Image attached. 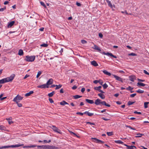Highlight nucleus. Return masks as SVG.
<instances>
[{
  "label": "nucleus",
  "instance_id": "nucleus-1",
  "mask_svg": "<svg viewBox=\"0 0 149 149\" xmlns=\"http://www.w3.org/2000/svg\"><path fill=\"white\" fill-rule=\"evenodd\" d=\"M37 146L38 148H41L44 149H58V148L57 147L50 145H42V146H38L36 145H32L30 146H26L23 147V148H34Z\"/></svg>",
  "mask_w": 149,
  "mask_h": 149
},
{
  "label": "nucleus",
  "instance_id": "nucleus-2",
  "mask_svg": "<svg viewBox=\"0 0 149 149\" xmlns=\"http://www.w3.org/2000/svg\"><path fill=\"white\" fill-rule=\"evenodd\" d=\"M15 77V75H11V76L9 77H8L0 80V84H3L6 82L11 81L14 79Z\"/></svg>",
  "mask_w": 149,
  "mask_h": 149
},
{
  "label": "nucleus",
  "instance_id": "nucleus-3",
  "mask_svg": "<svg viewBox=\"0 0 149 149\" xmlns=\"http://www.w3.org/2000/svg\"><path fill=\"white\" fill-rule=\"evenodd\" d=\"M24 145L23 144H17L15 145H11V146H6L2 147H0V149L2 148H17L21 146Z\"/></svg>",
  "mask_w": 149,
  "mask_h": 149
},
{
  "label": "nucleus",
  "instance_id": "nucleus-4",
  "mask_svg": "<svg viewBox=\"0 0 149 149\" xmlns=\"http://www.w3.org/2000/svg\"><path fill=\"white\" fill-rule=\"evenodd\" d=\"M36 58L35 56H25V60L28 62H33L34 61Z\"/></svg>",
  "mask_w": 149,
  "mask_h": 149
},
{
  "label": "nucleus",
  "instance_id": "nucleus-5",
  "mask_svg": "<svg viewBox=\"0 0 149 149\" xmlns=\"http://www.w3.org/2000/svg\"><path fill=\"white\" fill-rule=\"evenodd\" d=\"M49 127L50 128H51L54 132H57L60 134H62V132H61V131L58 128L56 127V126L54 125H52V126Z\"/></svg>",
  "mask_w": 149,
  "mask_h": 149
},
{
  "label": "nucleus",
  "instance_id": "nucleus-6",
  "mask_svg": "<svg viewBox=\"0 0 149 149\" xmlns=\"http://www.w3.org/2000/svg\"><path fill=\"white\" fill-rule=\"evenodd\" d=\"M23 97L20 96L19 95H17L13 100V101L15 102H18V100H21L22 99Z\"/></svg>",
  "mask_w": 149,
  "mask_h": 149
},
{
  "label": "nucleus",
  "instance_id": "nucleus-7",
  "mask_svg": "<svg viewBox=\"0 0 149 149\" xmlns=\"http://www.w3.org/2000/svg\"><path fill=\"white\" fill-rule=\"evenodd\" d=\"M103 54L104 55H107L109 56H110L111 57H112L114 58H116L117 57L113 55L111 53H109V52H107V53H105V52H103Z\"/></svg>",
  "mask_w": 149,
  "mask_h": 149
},
{
  "label": "nucleus",
  "instance_id": "nucleus-8",
  "mask_svg": "<svg viewBox=\"0 0 149 149\" xmlns=\"http://www.w3.org/2000/svg\"><path fill=\"white\" fill-rule=\"evenodd\" d=\"M91 139L94 140V142L98 143H104L103 141L95 138H92Z\"/></svg>",
  "mask_w": 149,
  "mask_h": 149
},
{
  "label": "nucleus",
  "instance_id": "nucleus-9",
  "mask_svg": "<svg viewBox=\"0 0 149 149\" xmlns=\"http://www.w3.org/2000/svg\"><path fill=\"white\" fill-rule=\"evenodd\" d=\"M37 87L38 88H48L49 87V86L47 85L46 84H44L38 86Z\"/></svg>",
  "mask_w": 149,
  "mask_h": 149
},
{
  "label": "nucleus",
  "instance_id": "nucleus-10",
  "mask_svg": "<svg viewBox=\"0 0 149 149\" xmlns=\"http://www.w3.org/2000/svg\"><path fill=\"white\" fill-rule=\"evenodd\" d=\"M101 88L102 86H99L98 87H95L94 89L98 91L99 92L102 93H104V92L102 91L100 89Z\"/></svg>",
  "mask_w": 149,
  "mask_h": 149
},
{
  "label": "nucleus",
  "instance_id": "nucleus-11",
  "mask_svg": "<svg viewBox=\"0 0 149 149\" xmlns=\"http://www.w3.org/2000/svg\"><path fill=\"white\" fill-rule=\"evenodd\" d=\"M114 77L118 81H120L122 82H123V79L122 78L119 77L117 76L116 75H113Z\"/></svg>",
  "mask_w": 149,
  "mask_h": 149
},
{
  "label": "nucleus",
  "instance_id": "nucleus-12",
  "mask_svg": "<svg viewBox=\"0 0 149 149\" xmlns=\"http://www.w3.org/2000/svg\"><path fill=\"white\" fill-rule=\"evenodd\" d=\"M137 86H146V88H147L148 86V85H146L145 84L142 83L140 82H138L137 83Z\"/></svg>",
  "mask_w": 149,
  "mask_h": 149
},
{
  "label": "nucleus",
  "instance_id": "nucleus-13",
  "mask_svg": "<svg viewBox=\"0 0 149 149\" xmlns=\"http://www.w3.org/2000/svg\"><path fill=\"white\" fill-rule=\"evenodd\" d=\"M129 79L131 81L133 82L136 79V77L134 75H131L129 77Z\"/></svg>",
  "mask_w": 149,
  "mask_h": 149
},
{
  "label": "nucleus",
  "instance_id": "nucleus-14",
  "mask_svg": "<svg viewBox=\"0 0 149 149\" xmlns=\"http://www.w3.org/2000/svg\"><path fill=\"white\" fill-rule=\"evenodd\" d=\"M101 100L99 99H97L95 100V104L96 105H99L100 104H101Z\"/></svg>",
  "mask_w": 149,
  "mask_h": 149
},
{
  "label": "nucleus",
  "instance_id": "nucleus-15",
  "mask_svg": "<svg viewBox=\"0 0 149 149\" xmlns=\"http://www.w3.org/2000/svg\"><path fill=\"white\" fill-rule=\"evenodd\" d=\"M124 145L126 146L127 147V148L128 149H134V148H136V147L134 146H128L126 144H125Z\"/></svg>",
  "mask_w": 149,
  "mask_h": 149
},
{
  "label": "nucleus",
  "instance_id": "nucleus-16",
  "mask_svg": "<svg viewBox=\"0 0 149 149\" xmlns=\"http://www.w3.org/2000/svg\"><path fill=\"white\" fill-rule=\"evenodd\" d=\"M53 79H50L46 83L47 85H51L53 83Z\"/></svg>",
  "mask_w": 149,
  "mask_h": 149
},
{
  "label": "nucleus",
  "instance_id": "nucleus-17",
  "mask_svg": "<svg viewBox=\"0 0 149 149\" xmlns=\"http://www.w3.org/2000/svg\"><path fill=\"white\" fill-rule=\"evenodd\" d=\"M15 23V22L14 21H12V22H10L8 24L7 26L8 27V28H10Z\"/></svg>",
  "mask_w": 149,
  "mask_h": 149
},
{
  "label": "nucleus",
  "instance_id": "nucleus-18",
  "mask_svg": "<svg viewBox=\"0 0 149 149\" xmlns=\"http://www.w3.org/2000/svg\"><path fill=\"white\" fill-rule=\"evenodd\" d=\"M91 64L93 65L94 66H98V64L95 61H93L91 62Z\"/></svg>",
  "mask_w": 149,
  "mask_h": 149
},
{
  "label": "nucleus",
  "instance_id": "nucleus-19",
  "mask_svg": "<svg viewBox=\"0 0 149 149\" xmlns=\"http://www.w3.org/2000/svg\"><path fill=\"white\" fill-rule=\"evenodd\" d=\"M85 101L86 102L90 104H93L94 103L93 100H91L88 99H86Z\"/></svg>",
  "mask_w": 149,
  "mask_h": 149
},
{
  "label": "nucleus",
  "instance_id": "nucleus-20",
  "mask_svg": "<svg viewBox=\"0 0 149 149\" xmlns=\"http://www.w3.org/2000/svg\"><path fill=\"white\" fill-rule=\"evenodd\" d=\"M33 93V91H31L29 92L26 93L25 94V96L26 97H28L31 94Z\"/></svg>",
  "mask_w": 149,
  "mask_h": 149
},
{
  "label": "nucleus",
  "instance_id": "nucleus-21",
  "mask_svg": "<svg viewBox=\"0 0 149 149\" xmlns=\"http://www.w3.org/2000/svg\"><path fill=\"white\" fill-rule=\"evenodd\" d=\"M101 104L103 105H104L108 107H110V105L107 104L105 101H103L101 102Z\"/></svg>",
  "mask_w": 149,
  "mask_h": 149
},
{
  "label": "nucleus",
  "instance_id": "nucleus-22",
  "mask_svg": "<svg viewBox=\"0 0 149 149\" xmlns=\"http://www.w3.org/2000/svg\"><path fill=\"white\" fill-rule=\"evenodd\" d=\"M84 113L88 115L89 116H91L93 115V113H91L88 111H86L84 112Z\"/></svg>",
  "mask_w": 149,
  "mask_h": 149
},
{
  "label": "nucleus",
  "instance_id": "nucleus-23",
  "mask_svg": "<svg viewBox=\"0 0 149 149\" xmlns=\"http://www.w3.org/2000/svg\"><path fill=\"white\" fill-rule=\"evenodd\" d=\"M98 95L102 99H104L105 98V97L104 95L103 94L100 93L99 94H98Z\"/></svg>",
  "mask_w": 149,
  "mask_h": 149
},
{
  "label": "nucleus",
  "instance_id": "nucleus-24",
  "mask_svg": "<svg viewBox=\"0 0 149 149\" xmlns=\"http://www.w3.org/2000/svg\"><path fill=\"white\" fill-rule=\"evenodd\" d=\"M60 104L61 105H64L65 104H68L65 101H63L60 102Z\"/></svg>",
  "mask_w": 149,
  "mask_h": 149
},
{
  "label": "nucleus",
  "instance_id": "nucleus-25",
  "mask_svg": "<svg viewBox=\"0 0 149 149\" xmlns=\"http://www.w3.org/2000/svg\"><path fill=\"white\" fill-rule=\"evenodd\" d=\"M23 54V52L22 49H20L18 52V54L20 56L22 55Z\"/></svg>",
  "mask_w": 149,
  "mask_h": 149
},
{
  "label": "nucleus",
  "instance_id": "nucleus-26",
  "mask_svg": "<svg viewBox=\"0 0 149 149\" xmlns=\"http://www.w3.org/2000/svg\"><path fill=\"white\" fill-rule=\"evenodd\" d=\"M93 48L94 49L97 50L99 51H101V49H100L97 45H94V48Z\"/></svg>",
  "mask_w": 149,
  "mask_h": 149
},
{
  "label": "nucleus",
  "instance_id": "nucleus-27",
  "mask_svg": "<svg viewBox=\"0 0 149 149\" xmlns=\"http://www.w3.org/2000/svg\"><path fill=\"white\" fill-rule=\"evenodd\" d=\"M73 97L74 98V99H77L81 97H82V96L78 95H76L73 96Z\"/></svg>",
  "mask_w": 149,
  "mask_h": 149
},
{
  "label": "nucleus",
  "instance_id": "nucleus-28",
  "mask_svg": "<svg viewBox=\"0 0 149 149\" xmlns=\"http://www.w3.org/2000/svg\"><path fill=\"white\" fill-rule=\"evenodd\" d=\"M137 136H136L135 137L136 138H139L141 137L142 136L144 135V134H141V133H138L137 134Z\"/></svg>",
  "mask_w": 149,
  "mask_h": 149
},
{
  "label": "nucleus",
  "instance_id": "nucleus-29",
  "mask_svg": "<svg viewBox=\"0 0 149 149\" xmlns=\"http://www.w3.org/2000/svg\"><path fill=\"white\" fill-rule=\"evenodd\" d=\"M106 1L109 6L112 8V6L110 1L109 0H106Z\"/></svg>",
  "mask_w": 149,
  "mask_h": 149
},
{
  "label": "nucleus",
  "instance_id": "nucleus-30",
  "mask_svg": "<svg viewBox=\"0 0 149 149\" xmlns=\"http://www.w3.org/2000/svg\"><path fill=\"white\" fill-rule=\"evenodd\" d=\"M149 103L148 102H145L144 103V107L145 108H146L148 107V104Z\"/></svg>",
  "mask_w": 149,
  "mask_h": 149
},
{
  "label": "nucleus",
  "instance_id": "nucleus-31",
  "mask_svg": "<svg viewBox=\"0 0 149 149\" xmlns=\"http://www.w3.org/2000/svg\"><path fill=\"white\" fill-rule=\"evenodd\" d=\"M133 88L131 87L130 86H129L128 88H127L126 89L128 90L131 91V92L132 93L133 91H132L133 89Z\"/></svg>",
  "mask_w": 149,
  "mask_h": 149
},
{
  "label": "nucleus",
  "instance_id": "nucleus-32",
  "mask_svg": "<svg viewBox=\"0 0 149 149\" xmlns=\"http://www.w3.org/2000/svg\"><path fill=\"white\" fill-rule=\"evenodd\" d=\"M115 142L116 143L119 144H123V142L120 140L115 141Z\"/></svg>",
  "mask_w": 149,
  "mask_h": 149
},
{
  "label": "nucleus",
  "instance_id": "nucleus-33",
  "mask_svg": "<svg viewBox=\"0 0 149 149\" xmlns=\"http://www.w3.org/2000/svg\"><path fill=\"white\" fill-rule=\"evenodd\" d=\"M54 92L53 91L52 92L49 93L48 94V96L49 97H52L53 96V95H54Z\"/></svg>",
  "mask_w": 149,
  "mask_h": 149
},
{
  "label": "nucleus",
  "instance_id": "nucleus-34",
  "mask_svg": "<svg viewBox=\"0 0 149 149\" xmlns=\"http://www.w3.org/2000/svg\"><path fill=\"white\" fill-rule=\"evenodd\" d=\"M107 135L109 136H111L113 135V132H107Z\"/></svg>",
  "mask_w": 149,
  "mask_h": 149
},
{
  "label": "nucleus",
  "instance_id": "nucleus-35",
  "mask_svg": "<svg viewBox=\"0 0 149 149\" xmlns=\"http://www.w3.org/2000/svg\"><path fill=\"white\" fill-rule=\"evenodd\" d=\"M103 72L105 74H111L110 72H108L106 70H104L103 71Z\"/></svg>",
  "mask_w": 149,
  "mask_h": 149
},
{
  "label": "nucleus",
  "instance_id": "nucleus-36",
  "mask_svg": "<svg viewBox=\"0 0 149 149\" xmlns=\"http://www.w3.org/2000/svg\"><path fill=\"white\" fill-rule=\"evenodd\" d=\"M62 85L61 84H59L58 85H56V88H55V89H57L60 88L62 87Z\"/></svg>",
  "mask_w": 149,
  "mask_h": 149
},
{
  "label": "nucleus",
  "instance_id": "nucleus-37",
  "mask_svg": "<svg viewBox=\"0 0 149 149\" xmlns=\"http://www.w3.org/2000/svg\"><path fill=\"white\" fill-rule=\"evenodd\" d=\"M136 92L140 93H142L144 92V91L141 90L140 89H139L138 90L136 91Z\"/></svg>",
  "mask_w": 149,
  "mask_h": 149
},
{
  "label": "nucleus",
  "instance_id": "nucleus-38",
  "mask_svg": "<svg viewBox=\"0 0 149 149\" xmlns=\"http://www.w3.org/2000/svg\"><path fill=\"white\" fill-rule=\"evenodd\" d=\"M40 46L44 47H47L48 46V45L47 44H42Z\"/></svg>",
  "mask_w": 149,
  "mask_h": 149
},
{
  "label": "nucleus",
  "instance_id": "nucleus-39",
  "mask_svg": "<svg viewBox=\"0 0 149 149\" xmlns=\"http://www.w3.org/2000/svg\"><path fill=\"white\" fill-rule=\"evenodd\" d=\"M6 129L5 127L3 125L0 126V130H5Z\"/></svg>",
  "mask_w": 149,
  "mask_h": 149
},
{
  "label": "nucleus",
  "instance_id": "nucleus-40",
  "mask_svg": "<svg viewBox=\"0 0 149 149\" xmlns=\"http://www.w3.org/2000/svg\"><path fill=\"white\" fill-rule=\"evenodd\" d=\"M69 132L71 134H73L78 138L79 137L76 134L70 131H69Z\"/></svg>",
  "mask_w": 149,
  "mask_h": 149
},
{
  "label": "nucleus",
  "instance_id": "nucleus-41",
  "mask_svg": "<svg viewBox=\"0 0 149 149\" xmlns=\"http://www.w3.org/2000/svg\"><path fill=\"white\" fill-rule=\"evenodd\" d=\"M102 86L104 88L106 89L108 87V86L106 83H105L104 84L102 85Z\"/></svg>",
  "mask_w": 149,
  "mask_h": 149
},
{
  "label": "nucleus",
  "instance_id": "nucleus-42",
  "mask_svg": "<svg viewBox=\"0 0 149 149\" xmlns=\"http://www.w3.org/2000/svg\"><path fill=\"white\" fill-rule=\"evenodd\" d=\"M17 104L18 107H21L22 106V104L21 103H19L18 102H15Z\"/></svg>",
  "mask_w": 149,
  "mask_h": 149
},
{
  "label": "nucleus",
  "instance_id": "nucleus-43",
  "mask_svg": "<svg viewBox=\"0 0 149 149\" xmlns=\"http://www.w3.org/2000/svg\"><path fill=\"white\" fill-rule=\"evenodd\" d=\"M40 4H41V5L42 6H43L44 7H45V8H46V6L44 2L41 1L40 2Z\"/></svg>",
  "mask_w": 149,
  "mask_h": 149
},
{
  "label": "nucleus",
  "instance_id": "nucleus-44",
  "mask_svg": "<svg viewBox=\"0 0 149 149\" xmlns=\"http://www.w3.org/2000/svg\"><path fill=\"white\" fill-rule=\"evenodd\" d=\"M135 102H132L131 101H129L128 102V105H130L132 104H134Z\"/></svg>",
  "mask_w": 149,
  "mask_h": 149
},
{
  "label": "nucleus",
  "instance_id": "nucleus-45",
  "mask_svg": "<svg viewBox=\"0 0 149 149\" xmlns=\"http://www.w3.org/2000/svg\"><path fill=\"white\" fill-rule=\"evenodd\" d=\"M81 42L83 44H85L87 43V42L86 41L84 40H81Z\"/></svg>",
  "mask_w": 149,
  "mask_h": 149
},
{
  "label": "nucleus",
  "instance_id": "nucleus-46",
  "mask_svg": "<svg viewBox=\"0 0 149 149\" xmlns=\"http://www.w3.org/2000/svg\"><path fill=\"white\" fill-rule=\"evenodd\" d=\"M126 127H128V128H130L131 129L134 130H135V129L132 128V127L130 126L126 125Z\"/></svg>",
  "mask_w": 149,
  "mask_h": 149
},
{
  "label": "nucleus",
  "instance_id": "nucleus-47",
  "mask_svg": "<svg viewBox=\"0 0 149 149\" xmlns=\"http://www.w3.org/2000/svg\"><path fill=\"white\" fill-rule=\"evenodd\" d=\"M129 56H136V54H135L133 53H132L130 54H128Z\"/></svg>",
  "mask_w": 149,
  "mask_h": 149
},
{
  "label": "nucleus",
  "instance_id": "nucleus-48",
  "mask_svg": "<svg viewBox=\"0 0 149 149\" xmlns=\"http://www.w3.org/2000/svg\"><path fill=\"white\" fill-rule=\"evenodd\" d=\"M76 114H77L80 115L81 116H83V114L84 113H81V112H77L76 113Z\"/></svg>",
  "mask_w": 149,
  "mask_h": 149
},
{
  "label": "nucleus",
  "instance_id": "nucleus-49",
  "mask_svg": "<svg viewBox=\"0 0 149 149\" xmlns=\"http://www.w3.org/2000/svg\"><path fill=\"white\" fill-rule=\"evenodd\" d=\"M137 80L139 82H144L145 81V80L144 79H141L139 78L137 79Z\"/></svg>",
  "mask_w": 149,
  "mask_h": 149
},
{
  "label": "nucleus",
  "instance_id": "nucleus-50",
  "mask_svg": "<svg viewBox=\"0 0 149 149\" xmlns=\"http://www.w3.org/2000/svg\"><path fill=\"white\" fill-rule=\"evenodd\" d=\"M6 9V7L5 6L4 8L0 9V11H3Z\"/></svg>",
  "mask_w": 149,
  "mask_h": 149
},
{
  "label": "nucleus",
  "instance_id": "nucleus-51",
  "mask_svg": "<svg viewBox=\"0 0 149 149\" xmlns=\"http://www.w3.org/2000/svg\"><path fill=\"white\" fill-rule=\"evenodd\" d=\"M136 95V93H134V94H131L130 95V96L131 97H134Z\"/></svg>",
  "mask_w": 149,
  "mask_h": 149
},
{
  "label": "nucleus",
  "instance_id": "nucleus-52",
  "mask_svg": "<svg viewBox=\"0 0 149 149\" xmlns=\"http://www.w3.org/2000/svg\"><path fill=\"white\" fill-rule=\"evenodd\" d=\"M49 101L51 103H52L54 102V101L52 98H49Z\"/></svg>",
  "mask_w": 149,
  "mask_h": 149
},
{
  "label": "nucleus",
  "instance_id": "nucleus-53",
  "mask_svg": "<svg viewBox=\"0 0 149 149\" xmlns=\"http://www.w3.org/2000/svg\"><path fill=\"white\" fill-rule=\"evenodd\" d=\"M134 113L138 114H141V112H137L136 111H134Z\"/></svg>",
  "mask_w": 149,
  "mask_h": 149
},
{
  "label": "nucleus",
  "instance_id": "nucleus-54",
  "mask_svg": "<svg viewBox=\"0 0 149 149\" xmlns=\"http://www.w3.org/2000/svg\"><path fill=\"white\" fill-rule=\"evenodd\" d=\"M119 73H121V74H125V72L123 70H119Z\"/></svg>",
  "mask_w": 149,
  "mask_h": 149
},
{
  "label": "nucleus",
  "instance_id": "nucleus-55",
  "mask_svg": "<svg viewBox=\"0 0 149 149\" xmlns=\"http://www.w3.org/2000/svg\"><path fill=\"white\" fill-rule=\"evenodd\" d=\"M77 88V87L76 86L74 85L72 87V89L74 90V89H76Z\"/></svg>",
  "mask_w": 149,
  "mask_h": 149
},
{
  "label": "nucleus",
  "instance_id": "nucleus-56",
  "mask_svg": "<svg viewBox=\"0 0 149 149\" xmlns=\"http://www.w3.org/2000/svg\"><path fill=\"white\" fill-rule=\"evenodd\" d=\"M85 88H81V92H82V93H84V91H85Z\"/></svg>",
  "mask_w": 149,
  "mask_h": 149
},
{
  "label": "nucleus",
  "instance_id": "nucleus-57",
  "mask_svg": "<svg viewBox=\"0 0 149 149\" xmlns=\"http://www.w3.org/2000/svg\"><path fill=\"white\" fill-rule=\"evenodd\" d=\"M99 82V80H95L93 81V83L95 84H97V83Z\"/></svg>",
  "mask_w": 149,
  "mask_h": 149
},
{
  "label": "nucleus",
  "instance_id": "nucleus-58",
  "mask_svg": "<svg viewBox=\"0 0 149 149\" xmlns=\"http://www.w3.org/2000/svg\"><path fill=\"white\" fill-rule=\"evenodd\" d=\"M99 36L100 38H102L103 37V35L101 33H99Z\"/></svg>",
  "mask_w": 149,
  "mask_h": 149
},
{
  "label": "nucleus",
  "instance_id": "nucleus-59",
  "mask_svg": "<svg viewBox=\"0 0 149 149\" xmlns=\"http://www.w3.org/2000/svg\"><path fill=\"white\" fill-rule=\"evenodd\" d=\"M60 93H63L64 90L63 88H61L60 90Z\"/></svg>",
  "mask_w": 149,
  "mask_h": 149
},
{
  "label": "nucleus",
  "instance_id": "nucleus-60",
  "mask_svg": "<svg viewBox=\"0 0 149 149\" xmlns=\"http://www.w3.org/2000/svg\"><path fill=\"white\" fill-rule=\"evenodd\" d=\"M76 4L78 6H81V4L79 2H77Z\"/></svg>",
  "mask_w": 149,
  "mask_h": 149
},
{
  "label": "nucleus",
  "instance_id": "nucleus-61",
  "mask_svg": "<svg viewBox=\"0 0 149 149\" xmlns=\"http://www.w3.org/2000/svg\"><path fill=\"white\" fill-rule=\"evenodd\" d=\"M122 13H125L126 15H128V14L127 13V11L126 10H125L124 11H122Z\"/></svg>",
  "mask_w": 149,
  "mask_h": 149
},
{
  "label": "nucleus",
  "instance_id": "nucleus-62",
  "mask_svg": "<svg viewBox=\"0 0 149 149\" xmlns=\"http://www.w3.org/2000/svg\"><path fill=\"white\" fill-rule=\"evenodd\" d=\"M144 72L146 74H149V73L146 70H143Z\"/></svg>",
  "mask_w": 149,
  "mask_h": 149
},
{
  "label": "nucleus",
  "instance_id": "nucleus-63",
  "mask_svg": "<svg viewBox=\"0 0 149 149\" xmlns=\"http://www.w3.org/2000/svg\"><path fill=\"white\" fill-rule=\"evenodd\" d=\"M99 82L100 83V85H102H102H103L102 84H103V82L102 80H99Z\"/></svg>",
  "mask_w": 149,
  "mask_h": 149
},
{
  "label": "nucleus",
  "instance_id": "nucleus-64",
  "mask_svg": "<svg viewBox=\"0 0 149 149\" xmlns=\"http://www.w3.org/2000/svg\"><path fill=\"white\" fill-rule=\"evenodd\" d=\"M8 123L9 124H11L13 123V121H12V120H10V121H8Z\"/></svg>",
  "mask_w": 149,
  "mask_h": 149
}]
</instances>
